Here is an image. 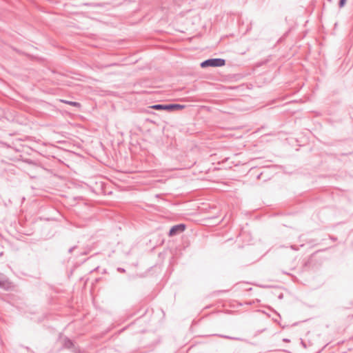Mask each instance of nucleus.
<instances>
[{"label": "nucleus", "mask_w": 353, "mask_h": 353, "mask_svg": "<svg viewBox=\"0 0 353 353\" xmlns=\"http://www.w3.org/2000/svg\"><path fill=\"white\" fill-rule=\"evenodd\" d=\"M225 61L222 59H211L206 60L201 63L202 68L207 67H221L225 65Z\"/></svg>", "instance_id": "obj_1"}, {"label": "nucleus", "mask_w": 353, "mask_h": 353, "mask_svg": "<svg viewBox=\"0 0 353 353\" xmlns=\"http://www.w3.org/2000/svg\"><path fill=\"white\" fill-rule=\"evenodd\" d=\"M185 228V225H183V224H180V225L173 226L170 229L169 234H170V236H174L179 232H181L184 231Z\"/></svg>", "instance_id": "obj_2"}, {"label": "nucleus", "mask_w": 353, "mask_h": 353, "mask_svg": "<svg viewBox=\"0 0 353 353\" xmlns=\"http://www.w3.org/2000/svg\"><path fill=\"white\" fill-rule=\"evenodd\" d=\"M150 108L157 110H164L165 105H154L150 106Z\"/></svg>", "instance_id": "obj_3"}, {"label": "nucleus", "mask_w": 353, "mask_h": 353, "mask_svg": "<svg viewBox=\"0 0 353 353\" xmlns=\"http://www.w3.org/2000/svg\"><path fill=\"white\" fill-rule=\"evenodd\" d=\"M184 108H185V105H184L173 104V110H183Z\"/></svg>", "instance_id": "obj_4"}, {"label": "nucleus", "mask_w": 353, "mask_h": 353, "mask_svg": "<svg viewBox=\"0 0 353 353\" xmlns=\"http://www.w3.org/2000/svg\"><path fill=\"white\" fill-rule=\"evenodd\" d=\"M164 110L174 111V110H173V104L165 105Z\"/></svg>", "instance_id": "obj_5"}, {"label": "nucleus", "mask_w": 353, "mask_h": 353, "mask_svg": "<svg viewBox=\"0 0 353 353\" xmlns=\"http://www.w3.org/2000/svg\"><path fill=\"white\" fill-rule=\"evenodd\" d=\"M66 103L73 105V106H79V103L77 102H72V101H65Z\"/></svg>", "instance_id": "obj_6"}, {"label": "nucleus", "mask_w": 353, "mask_h": 353, "mask_svg": "<svg viewBox=\"0 0 353 353\" xmlns=\"http://www.w3.org/2000/svg\"><path fill=\"white\" fill-rule=\"evenodd\" d=\"M345 2H346V0H341L340 3H339L340 7H343L345 5Z\"/></svg>", "instance_id": "obj_7"}]
</instances>
